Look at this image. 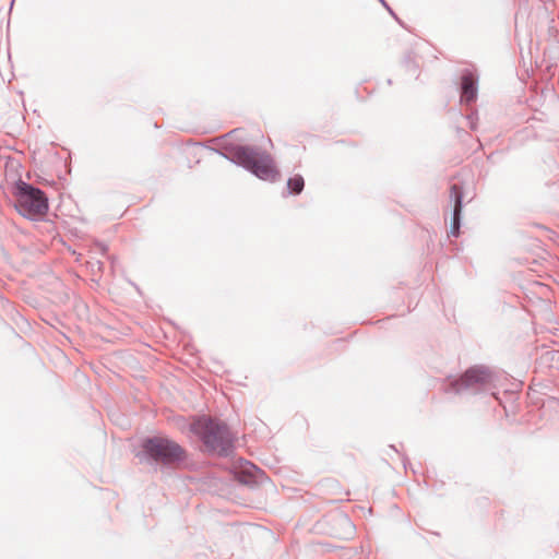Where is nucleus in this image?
I'll return each instance as SVG.
<instances>
[{
  "label": "nucleus",
  "instance_id": "obj_1",
  "mask_svg": "<svg viewBox=\"0 0 559 559\" xmlns=\"http://www.w3.org/2000/svg\"><path fill=\"white\" fill-rule=\"evenodd\" d=\"M213 152L262 180L274 182L280 177L271 155L254 146L225 144L222 148H213Z\"/></svg>",
  "mask_w": 559,
  "mask_h": 559
},
{
  "label": "nucleus",
  "instance_id": "obj_2",
  "mask_svg": "<svg viewBox=\"0 0 559 559\" xmlns=\"http://www.w3.org/2000/svg\"><path fill=\"white\" fill-rule=\"evenodd\" d=\"M209 452L228 456L234 451L235 436L226 423L215 418H203L194 427Z\"/></svg>",
  "mask_w": 559,
  "mask_h": 559
},
{
  "label": "nucleus",
  "instance_id": "obj_3",
  "mask_svg": "<svg viewBox=\"0 0 559 559\" xmlns=\"http://www.w3.org/2000/svg\"><path fill=\"white\" fill-rule=\"evenodd\" d=\"M138 456L150 463L171 466L186 460V451L180 444L168 438L150 437L143 441L142 451Z\"/></svg>",
  "mask_w": 559,
  "mask_h": 559
},
{
  "label": "nucleus",
  "instance_id": "obj_4",
  "mask_svg": "<svg viewBox=\"0 0 559 559\" xmlns=\"http://www.w3.org/2000/svg\"><path fill=\"white\" fill-rule=\"evenodd\" d=\"M14 197L15 207L23 216L43 215L48 211L46 194L23 180L15 182Z\"/></svg>",
  "mask_w": 559,
  "mask_h": 559
},
{
  "label": "nucleus",
  "instance_id": "obj_5",
  "mask_svg": "<svg viewBox=\"0 0 559 559\" xmlns=\"http://www.w3.org/2000/svg\"><path fill=\"white\" fill-rule=\"evenodd\" d=\"M493 380L491 370L486 366H474L468 368L459 379L451 381L454 393H478Z\"/></svg>",
  "mask_w": 559,
  "mask_h": 559
},
{
  "label": "nucleus",
  "instance_id": "obj_6",
  "mask_svg": "<svg viewBox=\"0 0 559 559\" xmlns=\"http://www.w3.org/2000/svg\"><path fill=\"white\" fill-rule=\"evenodd\" d=\"M450 201L453 202V211L451 216V226L449 235L457 237L460 235L462 210H463V190L462 187L454 183L450 187Z\"/></svg>",
  "mask_w": 559,
  "mask_h": 559
},
{
  "label": "nucleus",
  "instance_id": "obj_7",
  "mask_svg": "<svg viewBox=\"0 0 559 559\" xmlns=\"http://www.w3.org/2000/svg\"><path fill=\"white\" fill-rule=\"evenodd\" d=\"M461 102L471 104L476 100L478 93V75L471 69H464L461 74Z\"/></svg>",
  "mask_w": 559,
  "mask_h": 559
},
{
  "label": "nucleus",
  "instance_id": "obj_8",
  "mask_svg": "<svg viewBox=\"0 0 559 559\" xmlns=\"http://www.w3.org/2000/svg\"><path fill=\"white\" fill-rule=\"evenodd\" d=\"M305 187V180L302 176L295 175L287 180V193L288 194H300Z\"/></svg>",
  "mask_w": 559,
  "mask_h": 559
},
{
  "label": "nucleus",
  "instance_id": "obj_9",
  "mask_svg": "<svg viewBox=\"0 0 559 559\" xmlns=\"http://www.w3.org/2000/svg\"><path fill=\"white\" fill-rule=\"evenodd\" d=\"M252 472L262 473L261 469L258 468L255 465L247 462V466L243 468V474L252 476Z\"/></svg>",
  "mask_w": 559,
  "mask_h": 559
},
{
  "label": "nucleus",
  "instance_id": "obj_10",
  "mask_svg": "<svg viewBox=\"0 0 559 559\" xmlns=\"http://www.w3.org/2000/svg\"><path fill=\"white\" fill-rule=\"evenodd\" d=\"M405 63H406L407 68L413 71V73L416 72L415 64H414L413 60H411L409 57L406 58Z\"/></svg>",
  "mask_w": 559,
  "mask_h": 559
},
{
  "label": "nucleus",
  "instance_id": "obj_11",
  "mask_svg": "<svg viewBox=\"0 0 559 559\" xmlns=\"http://www.w3.org/2000/svg\"><path fill=\"white\" fill-rule=\"evenodd\" d=\"M379 1H380V3H381V4H382V5H383V7H384L389 12H390V14H391L392 16H394V17L397 20V17H396L395 13H394V12L392 11V9L389 7V4L385 2V0H379Z\"/></svg>",
  "mask_w": 559,
  "mask_h": 559
},
{
  "label": "nucleus",
  "instance_id": "obj_12",
  "mask_svg": "<svg viewBox=\"0 0 559 559\" xmlns=\"http://www.w3.org/2000/svg\"><path fill=\"white\" fill-rule=\"evenodd\" d=\"M96 248L102 252V253H106L107 251V246L103 242H97L96 243Z\"/></svg>",
  "mask_w": 559,
  "mask_h": 559
},
{
  "label": "nucleus",
  "instance_id": "obj_13",
  "mask_svg": "<svg viewBox=\"0 0 559 559\" xmlns=\"http://www.w3.org/2000/svg\"><path fill=\"white\" fill-rule=\"evenodd\" d=\"M343 521L349 523V519L347 516H345V515L343 516Z\"/></svg>",
  "mask_w": 559,
  "mask_h": 559
},
{
  "label": "nucleus",
  "instance_id": "obj_14",
  "mask_svg": "<svg viewBox=\"0 0 559 559\" xmlns=\"http://www.w3.org/2000/svg\"><path fill=\"white\" fill-rule=\"evenodd\" d=\"M98 269L102 267L103 263L100 261H97Z\"/></svg>",
  "mask_w": 559,
  "mask_h": 559
},
{
  "label": "nucleus",
  "instance_id": "obj_15",
  "mask_svg": "<svg viewBox=\"0 0 559 559\" xmlns=\"http://www.w3.org/2000/svg\"><path fill=\"white\" fill-rule=\"evenodd\" d=\"M403 466L406 468V459H403Z\"/></svg>",
  "mask_w": 559,
  "mask_h": 559
},
{
  "label": "nucleus",
  "instance_id": "obj_16",
  "mask_svg": "<svg viewBox=\"0 0 559 559\" xmlns=\"http://www.w3.org/2000/svg\"><path fill=\"white\" fill-rule=\"evenodd\" d=\"M250 481H251V480H249V479H243V483H246V484H248V483H250Z\"/></svg>",
  "mask_w": 559,
  "mask_h": 559
}]
</instances>
